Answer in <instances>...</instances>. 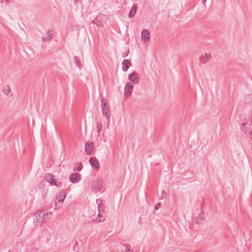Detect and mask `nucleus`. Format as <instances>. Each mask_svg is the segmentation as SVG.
<instances>
[{
    "mask_svg": "<svg viewBox=\"0 0 252 252\" xmlns=\"http://www.w3.org/2000/svg\"><path fill=\"white\" fill-rule=\"evenodd\" d=\"M211 55L210 53H205L200 58V61L203 63H205L206 62L211 58Z\"/></svg>",
    "mask_w": 252,
    "mask_h": 252,
    "instance_id": "nucleus-14",
    "label": "nucleus"
},
{
    "mask_svg": "<svg viewBox=\"0 0 252 252\" xmlns=\"http://www.w3.org/2000/svg\"><path fill=\"white\" fill-rule=\"evenodd\" d=\"M206 0H202V3H205L206 2Z\"/></svg>",
    "mask_w": 252,
    "mask_h": 252,
    "instance_id": "nucleus-28",
    "label": "nucleus"
},
{
    "mask_svg": "<svg viewBox=\"0 0 252 252\" xmlns=\"http://www.w3.org/2000/svg\"><path fill=\"white\" fill-rule=\"evenodd\" d=\"M10 91V89L9 86H7L6 88H5L3 90V93H4L6 95H8L9 94Z\"/></svg>",
    "mask_w": 252,
    "mask_h": 252,
    "instance_id": "nucleus-21",
    "label": "nucleus"
},
{
    "mask_svg": "<svg viewBox=\"0 0 252 252\" xmlns=\"http://www.w3.org/2000/svg\"><path fill=\"white\" fill-rule=\"evenodd\" d=\"M100 102L102 114L107 119L109 120L110 117V107L106 100L103 97L101 98Z\"/></svg>",
    "mask_w": 252,
    "mask_h": 252,
    "instance_id": "nucleus-2",
    "label": "nucleus"
},
{
    "mask_svg": "<svg viewBox=\"0 0 252 252\" xmlns=\"http://www.w3.org/2000/svg\"><path fill=\"white\" fill-rule=\"evenodd\" d=\"M78 0H73V2H74V3L75 4L77 3L78 2Z\"/></svg>",
    "mask_w": 252,
    "mask_h": 252,
    "instance_id": "nucleus-26",
    "label": "nucleus"
},
{
    "mask_svg": "<svg viewBox=\"0 0 252 252\" xmlns=\"http://www.w3.org/2000/svg\"><path fill=\"white\" fill-rule=\"evenodd\" d=\"M44 178L47 182L50 183L51 184H53V185L58 187L60 186L61 185L60 183H59V184H58L57 182L55 181V180L54 178V176L52 174L47 173L45 175Z\"/></svg>",
    "mask_w": 252,
    "mask_h": 252,
    "instance_id": "nucleus-4",
    "label": "nucleus"
},
{
    "mask_svg": "<svg viewBox=\"0 0 252 252\" xmlns=\"http://www.w3.org/2000/svg\"><path fill=\"white\" fill-rule=\"evenodd\" d=\"M81 178V175L79 173H72L70 175V181L72 183H76L78 182Z\"/></svg>",
    "mask_w": 252,
    "mask_h": 252,
    "instance_id": "nucleus-9",
    "label": "nucleus"
},
{
    "mask_svg": "<svg viewBox=\"0 0 252 252\" xmlns=\"http://www.w3.org/2000/svg\"><path fill=\"white\" fill-rule=\"evenodd\" d=\"M52 216V212H50L49 213H47L46 214H44L43 215L42 220L44 222H46L48 221L51 219Z\"/></svg>",
    "mask_w": 252,
    "mask_h": 252,
    "instance_id": "nucleus-16",
    "label": "nucleus"
},
{
    "mask_svg": "<svg viewBox=\"0 0 252 252\" xmlns=\"http://www.w3.org/2000/svg\"><path fill=\"white\" fill-rule=\"evenodd\" d=\"M89 162L91 165L94 167L96 170H98L99 168V163L98 160L95 157H92L89 159Z\"/></svg>",
    "mask_w": 252,
    "mask_h": 252,
    "instance_id": "nucleus-10",
    "label": "nucleus"
},
{
    "mask_svg": "<svg viewBox=\"0 0 252 252\" xmlns=\"http://www.w3.org/2000/svg\"><path fill=\"white\" fill-rule=\"evenodd\" d=\"M133 88V85L131 84V83H127V84L126 85L125 88V95L126 97H128L130 95L131 92L132 91V89Z\"/></svg>",
    "mask_w": 252,
    "mask_h": 252,
    "instance_id": "nucleus-8",
    "label": "nucleus"
},
{
    "mask_svg": "<svg viewBox=\"0 0 252 252\" xmlns=\"http://www.w3.org/2000/svg\"><path fill=\"white\" fill-rule=\"evenodd\" d=\"M66 197V192L64 190L62 189L59 192L55 200V209H60L62 203Z\"/></svg>",
    "mask_w": 252,
    "mask_h": 252,
    "instance_id": "nucleus-1",
    "label": "nucleus"
},
{
    "mask_svg": "<svg viewBox=\"0 0 252 252\" xmlns=\"http://www.w3.org/2000/svg\"><path fill=\"white\" fill-rule=\"evenodd\" d=\"M160 205H161L160 202H159V203H158L157 204H156L155 206V209L156 210H158L159 209V208L160 207Z\"/></svg>",
    "mask_w": 252,
    "mask_h": 252,
    "instance_id": "nucleus-24",
    "label": "nucleus"
},
{
    "mask_svg": "<svg viewBox=\"0 0 252 252\" xmlns=\"http://www.w3.org/2000/svg\"><path fill=\"white\" fill-rule=\"evenodd\" d=\"M137 10V6L133 5L131 10L129 12L128 16H134Z\"/></svg>",
    "mask_w": 252,
    "mask_h": 252,
    "instance_id": "nucleus-17",
    "label": "nucleus"
},
{
    "mask_svg": "<svg viewBox=\"0 0 252 252\" xmlns=\"http://www.w3.org/2000/svg\"><path fill=\"white\" fill-rule=\"evenodd\" d=\"M77 165V166L76 168L75 169H74V170L80 171L83 168V165H82V163L81 162L78 163L77 164H76V165Z\"/></svg>",
    "mask_w": 252,
    "mask_h": 252,
    "instance_id": "nucleus-19",
    "label": "nucleus"
},
{
    "mask_svg": "<svg viewBox=\"0 0 252 252\" xmlns=\"http://www.w3.org/2000/svg\"><path fill=\"white\" fill-rule=\"evenodd\" d=\"M74 59L75 63L77 64V65L78 66L80 67H81V62H80L79 58L77 56H75L74 57Z\"/></svg>",
    "mask_w": 252,
    "mask_h": 252,
    "instance_id": "nucleus-18",
    "label": "nucleus"
},
{
    "mask_svg": "<svg viewBox=\"0 0 252 252\" xmlns=\"http://www.w3.org/2000/svg\"><path fill=\"white\" fill-rule=\"evenodd\" d=\"M252 128V119L248 121L247 122L243 123L242 125V129L244 132L247 134L249 133Z\"/></svg>",
    "mask_w": 252,
    "mask_h": 252,
    "instance_id": "nucleus-5",
    "label": "nucleus"
},
{
    "mask_svg": "<svg viewBox=\"0 0 252 252\" xmlns=\"http://www.w3.org/2000/svg\"><path fill=\"white\" fill-rule=\"evenodd\" d=\"M102 125L101 123H97V124L96 128H97V132H98V133L100 132V131L102 130Z\"/></svg>",
    "mask_w": 252,
    "mask_h": 252,
    "instance_id": "nucleus-22",
    "label": "nucleus"
},
{
    "mask_svg": "<svg viewBox=\"0 0 252 252\" xmlns=\"http://www.w3.org/2000/svg\"><path fill=\"white\" fill-rule=\"evenodd\" d=\"M128 55V53H124L123 54V57H126V56H127Z\"/></svg>",
    "mask_w": 252,
    "mask_h": 252,
    "instance_id": "nucleus-25",
    "label": "nucleus"
},
{
    "mask_svg": "<svg viewBox=\"0 0 252 252\" xmlns=\"http://www.w3.org/2000/svg\"><path fill=\"white\" fill-rule=\"evenodd\" d=\"M103 180L102 178H98L96 179L93 184L92 188L95 190L96 191H100L103 188L102 186Z\"/></svg>",
    "mask_w": 252,
    "mask_h": 252,
    "instance_id": "nucleus-3",
    "label": "nucleus"
},
{
    "mask_svg": "<svg viewBox=\"0 0 252 252\" xmlns=\"http://www.w3.org/2000/svg\"><path fill=\"white\" fill-rule=\"evenodd\" d=\"M166 192L164 190H162L161 193V195L159 196V199H162L164 197L166 196Z\"/></svg>",
    "mask_w": 252,
    "mask_h": 252,
    "instance_id": "nucleus-23",
    "label": "nucleus"
},
{
    "mask_svg": "<svg viewBox=\"0 0 252 252\" xmlns=\"http://www.w3.org/2000/svg\"><path fill=\"white\" fill-rule=\"evenodd\" d=\"M131 63L128 60H124L122 63V69L124 71H126L131 66Z\"/></svg>",
    "mask_w": 252,
    "mask_h": 252,
    "instance_id": "nucleus-13",
    "label": "nucleus"
},
{
    "mask_svg": "<svg viewBox=\"0 0 252 252\" xmlns=\"http://www.w3.org/2000/svg\"><path fill=\"white\" fill-rule=\"evenodd\" d=\"M97 220L98 222H102L105 220V218L104 216L101 215L100 213H99L98 214V218L97 219Z\"/></svg>",
    "mask_w": 252,
    "mask_h": 252,
    "instance_id": "nucleus-20",
    "label": "nucleus"
},
{
    "mask_svg": "<svg viewBox=\"0 0 252 252\" xmlns=\"http://www.w3.org/2000/svg\"><path fill=\"white\" fill-rule=\"evenodd\" d=\"M142 39L144 42H147L150 39V33L147 30H145L141 33Z\"/></svg>",
    "mask_w": 252,
    "mask_h": 252,
    "instance_id": "nucleus-12",
    "label": "nucleus"
},
{
    "mask_svg": "<svg viewBox=\"0 0 252 252\" xmlns=\"http://www.w3.org/2000/svg\"><path fill=\"white\" fill-rule=\"evenodd\" d=\"M94 148V144L92 142H87L85 144V151L87 155H91Z\"/></svg>",
    "mask_w": 252,
    "mask_h": 252,
    "instance_id": "nucleus-7",
    "label": "nucleus"
},
{
    "mask_svg": "<svg viewBox=\"0 0 252 252\" xmlns=\"http://www.w3.org/2000/svg\"><path fill=\"white\" fill-rule=\"evenodd\" d=\"M92 23L96 25L98 27L103 26V23L101 21V17H96L92 20Z\"/></svg>",
    "mask_w": 252,
    "mask_h": 252,
    "instance_id": "nucleus-15",
    "label": "nucleus"
},
{
    "mask_svg": "<svg viewBox=\"0 0 252 252\" xmlns=\"http://www.w3.org/2000/svg\"><path fill=\"white\" fill-rule=\"evenodd\" d=\"M54 32L53 30L48 31L43 35L42 40L44 42H47L52 40L54 37Z\"/></svg>",
    "mask_w": 252,
    "mask_h": 252,
    "instance_id": "nucleus-6",
    "label": "nucleus"
},
{
    "mask_svg": "<svg viewBox=\"0 0 252 252\" xmlns=\"http://www.w3.org/2000/svg\"><path fill=\"white\" fill-rule=\"evenodd\" d=\"M128 79L131 82L135 84H137L139 82L137 75L136 72H133L128 75Z\"/></svg>",
    "mask_w": 252,
    "mask_h": 252,
    "instance_id": "nucleus-11",
    "label": "nucleus"
},
{
    "mask_svg": "<svg viewBox=\"0 0 252 252\" xmlns=\"http://www.w3.org/2000/svg\"><path fill=\"white\" fill-rule=\"evenodd\" d=\"M126 252H132L129 249H128L127 251H126Z\"/></svg>",
    "mask_w": 252,
    "mask_h": 252,
    "instance_id": "nucleus-27",
    "label": "nucleus"
}]
</instances>
